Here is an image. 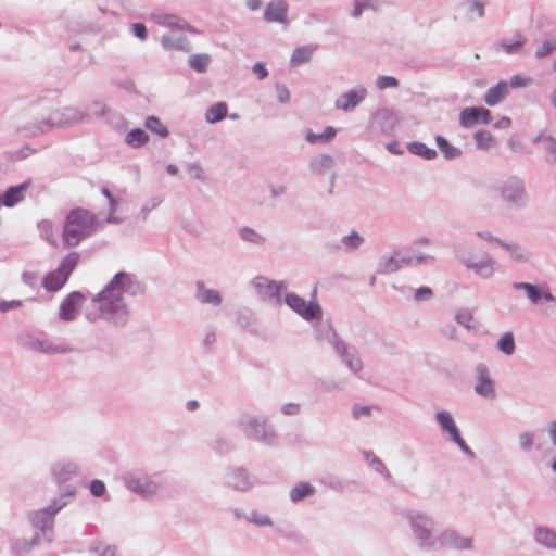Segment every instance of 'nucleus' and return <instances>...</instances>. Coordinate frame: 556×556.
Here are the masks:
<instances>
[{"label": "nucleus", "mask_w": 556, "mask_h": 556, "mask_svg": "<svg viewBox=\"0 0 556 556\" xmlns=\"http://www.w3.org/2000/svg\"><path fill=\"white\" fill-rule=\"evenodd\" d=\"M144 285L136 275L118 271L105 287L92 296L96 311H86L85 317L90 323L104 320L117 328L125 327L130 318V309L124 294L138 296L144 293Z\"/></svg>", "instance_id": "f257e3e1"}, {"label": "nucleus", "mask_w": 556, "mask_h": 556, "mask_svg": "<svg viewBox=\"0 0 556 556\" xmlns=\"http://www.w3.org/2000/svg\"><path fill=\"white\" fill-rule=\"evenodd\" d=\"M402 516L414 545L422 552L435 553L441 530L439 519L432 513L414 508L405 509Z\"/></svg>", "instance_id": "f03ea898"}, {"label": "nucleus", "mask_w": 556, "mask_h": 556, "mask_svg": "<svg viewBox=\"0 0 556 556\" xmlns=\"http://www.w3.org/2000/svg\"><path fill=\"white\" fill-rule=\"evenodd\" d=\"M455 257L467 269L472 271L477 277L488 280L500 271L501 266L490 253L482 252L480 255L476 253V248L470 241H462L453 248Z\"/></svg>", "instance_id": "7ed1b4c3"}, {"label": "nucleus", "mask_w": 556, "mask_h": 556, "mask_svg": "<svg viewBox=\"0 0 556 556\" xmlns=\"http://www.w3.org/2000/svg\"><path fill=\"white\" fill-rule=\"evenodd\" d=\"M86 114L77 108L65 106L53 111L47 118L27 123L17 131L24 137H38L54 128H64L81 122Z\"/></svg>", "instance_id": "20e7f679"}, {"label": "nucleus", "mask_w": 556, "mask_h": 556, "mask_svg": "<svg viewBox=\"0 0 556 556\" xmlns=\"http://www.w3.org/2000/svg\"><path fill=\"white\" fill-rule=\"evenodd\" d=\"M124 486L143 500L156 496L165 486L166 479L160 472H150L142 468H132L121 475Z\"/></svg>", "instance_id": "39448f33"}, {"label": "nucleus", "mask_w": 556, "mask_h": 556, "mask_svg": "<svg viewBox=\"0 0 556 556\" xmlns=\"http://www.w3.org/2000/svg\"><path fill=\"white\" fill-rule=\"evenodd\" d=\"M98 226L97 216L88 210L77 207L66 215L62 240L66 248L79 244L81 240L91 236Z\"/></svg>", "instance_id": "423d86ee"}, {"label": "nucleus", "mask_w": 556, "mask_h": 556, "mask_svg": "<svg viewBox=\"0 0 556 556\" xmlns=\"http://www.w3.org/2000/svg\"><path fill=\"white\" fill-rule=\"evenodd\" d=\"M75 492L76 489L74 486L66 485L60 497L53 498L48 506L29 514L30 523L40 531V534L47 536L48 542L52 541L51 533L55 515L67 505L65 497L74 496Z\"/></svg>", "instance_id": "0eeeda50"}, {"label": "nucleus", "mask_w": 556, "mask_h": 556, "mask_svg": "<svg viewBox=\"0 0 556 556\" xmlns=\"http://www.w3.org/2000/svg\"><path fill=\"white\" fill-rule=\"evenodd\" d=\"M18 344L31 352L45 355L67 354L74 352V348L64 342H55L45 334L24 332L18 336Z\"/></svg>", "instance_id": "6e6552de"}, {"label": "nucleus", "mask_w": 556, "mask_h": 556, "mask_svg": "<svg viewBox=\"0 0 556 556\" xmlns=\"http://www.w3.org/2000/svg\"><path fill=\"white\" fill-rule=\"evenodd\" d=\"M496 190L501 201L510 207H525L529 201L525 180L519 176L505 177L498 182Z\"/></svg>", "instance_id": "1a4fd4ad"}, {"label": "nucleus", "mask_w": 556, "mask_h": 556, "mask_svg": "<svg viewBox=\"0 0 556 556\" xmlns=\"http://www.w3.org/2000/svg\"><path fill=\"white\" fill-rule=\"evenodd\" d=\"M78 252H70L59 264V266L42 278V287L48 292L60 291L67 282L70 276L79 262Z\"/></svg>", "instance_id": "9d476101"}, {"label": "nucleus", "mask_w": 556, "mask_h": 556, "mask_svg": "<svg viewBox=\"0 0 556 556\" xmlns=\"http://www.w3.org/2000/svg\"><path fill=\"white\" fill-rule=\"evenodd\" d=\"M435 422L447 439L455 443L469 458H475V452L468 446L462 438L459 429L455 422L453 415L445 409L439 410L434 415Z\"/></svg>", "instance_id": "9b49d317"}, {"label": "nucleus", "mask_w": 556, "mask_h": 556, "mask_svg": "<svg viewBox=\"0 0 556 556\" xmlns=\"http://www.w3.org/2000/svg\"><path fill=\"white\" fill-rule=\"evenodd\" d=\"M245 437L265 445H276L277 434L263 416H250L245 422Z\"/></svg>", "instance_id": "f8f14e48"}, {"label": "nucleus", "mask_w": 556, "mask_h": 556, "mask_svg": "<svg viewBox=\"0 0 556 556\" xmlns=\"http://www.w3.org/2000/svg\"><path fill=\"white\" fill-rule=\"evenodd\" d=\"M283 301L295 314L306 321L319 320L323 317V309L316 301H306L292 292L285 293Z\"/></svg>", "instance_id": "ddd939ff"}, {"label": "nucleus", "mask_w": 556, "mask_h": 556, "mask_svg": "<svg viewBox=\"0 0 556 556\" xmlns=\"http://www.w3.org/2000/svg\"><path fill=\"white\" fill-rule=\"evenodd\" d=\"M445 548L454 551H470L473 548V540L470 536L462 534L454 528L441 527L435 552H440Z\"/></svg>", "instance_id": "4468645a"}, {"label": "nucleus", "mask_w": 556, "mask_h": 556, "mask_svg": "<svg viewBox=\"0 0 556 556\" xmlns=\"http://www.w3.org/2000/svg\"><path fill=\"white\" fill-rule=\"evenodd\" d=\"M86 302V296L80 291H72L60 303L58 317L65 323L77 319Z\"/></svg>", "instance_id": "2eb2a0df"}, {"label": "nucleus", "mask_w": 556, "mask_h": 556, "mask_svg": "<svg viewBox=\"0 0 556 556\" xmlns=\"http://www.w3.org/2000/svg\"><path fill=\"white\" fill-rule=\"evenodd\" d=\"M511 288L525 292L526 298L532 305H539L542 302L554 303L556 298L549 291L547 286L534 285L530 282H514Z\"/></svg>", "instance_id": "dca6fc26"}, {"label": "nucleus", "mask_w": 556, "mask_h": 556, "mask_svg": "<svg viewBox=\"0 0 556 556\" xmlns=\"http://www.w3.org/2000/svg\"><path fill=\"white\" fill-rule=\"evenodd\" d=\"M400 121L399 114L390 109L377 110L371 116L370 129L381 135H390Z\"/></svg>", "instance_id": "f3484780"}, {"label": "nucleus", "mask_w": 556, "mask_h": 556, "mask_svg": "<svg viewBox=\"0 0 556 556\" xmlns=\"http://www.w3.org/2000/svg\"><path fill=\"white\" fill-rule=\"evenodd\" d=\"M251 285L263 299L274 304L281 303V291L286 289L285 282H275L264 277H256Z\"/></svg>", "instance_id": "a211bd4d"}, {"label": "nucleus", "mask_w": 556, "mask_h": 556, "mask_svg": "<svg viewBox=\"0 0 556 556\" xmlns=\"http://www.w3.org/2000/svg\"><path fill=\"white\" fill-rule=\"evenodd\" d=\"M473 390L477 395L483 399L494 400L496 397L495 382L484 364H478L476 367Z\"/></svg>", "instance_id": "6ab92c4d"}, {"label": "nucleus", "mask_w": 556, "mask_h": 556, "mask_svg": "<svg viewBox=\"0 0 556 556\" xmlns=\"http://www.w3.org/2000/svg\"><path fill=\"white\" fill-rule=\"evenodd\" d=\"M336 354L340 357L345 367L354 375L359 376L364 369V364L358 350L344 341L337 343Z\"/></svg>", "instance_id": "aec40b11"}, {"label": "nucleus", "mask_w": 556, "mask_h": 556, "mask_svg": "<svg viewBox=\"0 0 556 556\" xmlns=\"http://www.w3.org/2000/svg\"><path fill=\"white\" fill-rule=\"evenodd\" d=\"M413 257L401 252L394 251L390 255L380 257L377 264V273L380 275H388L397 271L404 266L410 265Z\"/></svg>", "instance_id": "412c9836"}, {"label": "nucleus", "mask_w": 556, "mask_h": 556, "mask_svg": "<svg viewBox=\"0 0 556 556\" xmlns=\"http://www.w3.org/2000/svg\"><path fill=\"white\" fill-rule=\"evenodd\" d=\"M367 93V89L363 86L350 89L336 99L334 108L343 112H352L366 99Z\"/></svg>", "instance_id": "4be33fe9"}, {"label": "nucleus", "mask_w": 556, "mask_h": 556, "mask_svg": "<svg viewBox=\"0 0 556 556\" xmlns=\"http://www.w3.org/2000/svg\"><path fill=\"white\" fill-rule=\"evenodd\" d=\"M194 299L205 306L218 307L223 303V295L219 290L210 288L203 280L194 283Z\"/></svg>", "instance_id": "5701e85b"}, {"label": "nucleus", "mask_w": 556, "mask_h": 556, "mask_svg": "<svg viewBox=\"0 0 556 556\" xmlns=\"http://www.w3.org/2000/svg\"><path fill=\"white\" fill-rule=\"evenodd\" d=\"M491 122V112L482 106H469L462 110L459 114V124L464 128H470L475 125L489 124Z\"/></svg>", "instance_id": "b1692460"}, {"label": "nucleus", "mask_w": 556, "mask_h": 556, "mask_svg": "<svg viewBox=\"0 0 556 556\" xmlns=\"http://www.w3.org/2000/svg\"><path fill=\"white\" fill-rule=\"evenodd\" d=\"M80 475V468L73 460H59L51 466V476L55 483L63 484Z\"/></svg>", "instance_id": "393cba45"}, {"label": "nucleus", "mask_w": 556, "mask_h": 556, "mask_svg": "<svg viewBox=\"0 0 556 556\" xmlns=\"http://www.w3.org/2000/svg\"><path fill=\"white\" fill-rule=\"evenodd\" d=\"M536 546L548 552H556V529L547 525H538L532 530Z\"/></svg>", "instance_id": "a878e982"}, {"label": "nucleus", "mask_w": 556, "mask_h": 556, "mask_svg": "<svg viewBox=\"0 0 556 556\" xmlns=\"http://www.w3.org/2000/svg\"><path fill=\"white\" fill-rule=\"evenodd\" d=\"M288 3L285 0L270 1L265 11L264 20L269 23H281L287 25Z\"/></svg>", "instance_id": "bb28decb"}, {"label": "nucleus", "mask_w": 556, "mask_h": 556, "mask_svg": "<svg viewBox=\"0 0 556 556\" xmlns=\"http://www.w3.org/2000/svg\"><path fill=\"white\" fill-rule=\"evenodd\" d=\"M30 180L24 181L16 186L9 187L1 195H0V205H4L7 207H12L25 198V193L30 187Z\"/></svg>", "instance_id": "cd10ccee"}, {"label": "nucleus", "mask_w": 556, "mask_h": 556, "mask_svg": "<svg viewBox=\"0 0 556 556\" xmlns=\"http://www.w3.org/2000/svg\"><path fill=\"white\" fill-rule=\"evenodd\" d=\"M509 94V85L505 80L498 81L495 86L488 89L484 94V102L489 106H495L504 101Z\"/></svg>", "instance_id": "c85d7f7f"}, {"label": "nucleus", "mask_w": 556, "mask_h": 556, "mask_svg": "<svg viewBox=\"0 0 556 556\" xmlns=\"http://www.w3.org/2000/svg\"><path fill=\"white\" fill-rule=\"evenodd\" d=\"M161 45L164 50L170 51H190L191 46L189 40L184 35H176L174 33H168L162 36Z\"/></svg>", "instance_id": "c756f323"}, {"label": "nucleus", "mask_w": 556, "mask_h": 556, "mask_svg": "<svg viewBox=\"0 0 556 556\" xmlns=\"http://www.w3.org/2000/svg\"><path fill=\"white\" fill-rule=\"evenodd\" d=\"M153 21L160 26L178 29V30L193 31L192 27L188 24L187 21H185L184 18H181L175 14H165V13L154 14Z\"/></svg>", "instance_id": "7c9ffc66"}, {"label": "nucleus", "mask_w": 556, "mask_h": 556, "mask_svg": "<svg viewBox=\"0 0 556 556\" xmlns=\"http://www.w3.org/2000/svg\"><path fill=\"white\" fill-rule=\"evenodd\" d=\"M315 326L316 339L320 342L329 343L333 350L337 348V343H341L342 340L338 337L337 332L328 321L317 320Z\"/></svg>", "instance_id": "2f4dec72"}, {"label": "nucleus", "mask_w": 556, "mask_h": 556, "mask_svg": "<svg viewBox=\"0 0 556 556\" xmlns=\"http://www.w3.org/2000/svg\"><path fill=\"white\" fill-rule=\"evenodd\" d=\"M500 248L505 250L514 262L527 263L531 258V252L519 243L503 240L500 242Z\"/></svg>", "instance_id": "473e14b6"}, {"label": "nucleus", "mask_w": 556, "mask_h": 556, "mask_svg": "<svg viewBox=\"0 0 556 556\" xmlns=\"http://www.w3.org/2000/svg\"><path fill=\"white\" fill-rule=\"evenodd\" d=\"M334 161L330 154L314 155L308 163V168L312 174L321 176L330 172L333 167Z\"/></svg>", "instance_id": "72a5a7b5"}, {"label": "nucleus", "mask_w": 556, "mask_h": 556, "mask_svg": "<svg viewBox=\"0 0 556 556\" xmlns=\"http://www.w3.org/2000/svg\"><path fill=\"white\" fill-rule=\"evenodd\" d=\"M238 440L227 433H219L211 443L212 450L222 456L229 455L237 447Z\"/></svg>", "instance_id": "f704fd0d"}, {"label": "nucleus", "mask_w": 556, "mask_h": 556, "mask_svg": "<svg viewBox=\"0 0 556 556\" xmlns=\"http://www.w3.org/2000/svg\"><path fill=\"white\" fill-rule=\"evenodd\" d=\"M535 144H541L545 160L549 164L556 163V138L551 135L540 134L532 139Z\"/></svg>", "instance_id": "c9c22d12"}, {"label": "nucleus", "mask_w": 556, "mask_h": 556, "mask_svg": "<svg viewBox=\"0 0 556 556\" xmlns=\"http://www.w3.org/2000/svg\"><path fill=\"white\" fill-rule=\"evenodd\" d=\"M527 42V38L521 34H516L514 38L509 40H501L495 43L497 51L502 50L506 54L515 55L520 54L523 51V47Z\"/></svg>", "instance_id": "e433bc0d"}, {"label": "nucleus", "mask_w": 556, "mask_h": 556, "mask_svg": "<svg viewBox=\"0 0 556 556\" xmlns=\"http://www.w3.org/2000/svg\"><path fill=\"white\" fill-rule=\"evenodd\" d=\"M41 541V534L35 533L31 538H18L13 541L11 549L15 555H25Z\"/></svg>", "instance_id": "4c0bfd02"}, {"label": "nucleus", "mask_w": 556, "mask_h": 556, "mask_svg": "<svg viewBox=\"0 0 556 556\" xmlns=\"http://www.w3.org/2000/svg\"><path fill=\"white\" fill-rule=\"evenodd\" d=\"M223 483L226 488L241 491L242 485H243V469H242V467H240V466L229 467L224 473Z\"/></svg>", "instance_id": "58836bf2"}, {"label": "nucleus", "mask_w": 556, "mask_h": 556, "mask_svg": "<svg viewBox=\"0 0 556 556\" xmlns=\"http://www.w3.org/2000/svg\"><path fill=\"white\" fill-rule=\"evenodd\" d=\"M336 134L337 130L332 126L326 127L324 131L320 134H316L313 130L308 129L305 132V140L311 144L327 143L334 138Z\"/></svg>", "instance_id": "ea45409f"}, {"label": "nucleus", "mask_w": 556, "mask_h": 556, "mask_svg": "<svg viewBox=\"0 0 556 556\" xmlns=\"http://www.w3.org/2000/svg\"><path fill=\"white\" fill-rule=\"evenodd\" d=\"M363 456L372 470L380 473L386 479L391 478V473L388 470L387 466L378 456L375 455L374 452L365 451L363 452Z\"/></svg>", "instance_id": "a19ab883"}, {"label": "nucleus", "mask_w": 556, "mask_h": 556, "mask_svg": "<svg viewBox=\"0 0 556 556\" xmlns=\"http://www.w3.org/2000/svg\"><path fill=\"white\" fill-rule=\"evenodd\" d=\"M315 493V486L308 482H299L289 492L291 502L298 503Z\"/></svg>", "instance_id": "79ce46f5"}, {"label": "nucleus", "mask_w": 556, "mask_h": 556, "mask_svg": "<svg viewBox=\"0 0 556 556\" xmlns=\"http://www.w3.org/2000/svg\"><path fill=\"white\" fill-rule=\"evenodd\" d=\"M435 142L446 160H455L462 155V150L451 144L444 137L440 135L435 136Z\"/></svg>", "instance_id": "37998d69"}, {"label": "nucleus", "mask_w": 556, "mask_h": 556, "mask_svg": "<svg viewBox=\"0 0 556 556\" xmlns=\"http://www.w3.org/2000/svg\"><path fill=\"white\" fill-rule=\"evenodd\" d=\"M227 111L228 108L225 102L215 103L206 110L205 119L210 124L218 123L227 116Z\"/></svg>", "instance_id": "c03bdc74"}, {"label": "nucleus", "mask_w": 556, "mask_h": 556, "mask_svg": "<svg viewBox=\"0 0 556 556\" xmlns=\"http://www.w3.org/2000/svg\"><path fill=\"white\" fill-rule=\"evenodd\" d=\"M149 140L148 134L141 128H135L127 132L125 142L135 149L141 148Z\"/></svg>", "instance_id": "a18cd8bd"}, {"label": "nucleus", "mask_w": 556, "mask_h": 556, "mask_svg": "<svg viewBox=\"0 0 556 556\" xmlns=\"http://www.w3.org/2000/svg\"><path fill=\"white\" fill-rule=\"evenodd\" d=\"M315 50H316L315 46L298 47L296 49H294L290 61L293 65H300V64L306 63L312 59Z\"/></svg>", "instance_id": "49530a36"}, {"label": "nucleus", "mask_w": 556, "mask_h": 556, "mask_svg": "<svg viewBox=\"0 0 556 556\" xmlns=\"http://www.w3.org/2000/svg\"><path fill=\"white\" fill-rule=\"evenodd\" d=\"M364 242L365 238L356 230H352L341 238L342 247L346 251H355L359 249Z\"/></svg>", "instance_id": "de8ad7c7"}, {"label": "nucleus", "mask_w": 556, "mask_h": 556, "mask_svg": "<svg viewBox=\"0 0 556 556\" xmlns=\"http://www.w3.org/2000/svg\"><path fill=\"white\" fill-rule=\"evenodd\" d=\"M406 148L412 154L421 156L425 160H433L437 157V151L434 149L427 147L422 142H409L407 143Z\"/></svg>", "instance_id": "09e8293b"}, {"label": "nucleus", "mask_w": 556, "mask_h": 556, "mask_svg": "<svg viewBox=\"0 0 556 556\" xmlns=\"http://www.w3.org/2000/svg\"><path fill=\"white\" fill-rule=\"evenodd\" d=\"M210 62L211 58L205 53L192 54L189 58V66L198 73L206 72Z\"/></svg>", "instance_id": "8fccbe9b"}, {"label": "nucleus", "mask_w": 556, "mask_h": 556, "mask_svg": "<svg viewBox=\"0 0 556 556\" xmlns=\"http://www.w3.org/2000/svg\"><path fill=\"white\" fill-rule=\"evenodd\" d=\"M144 126L152 132L159 135L162 138H166L169 134L166 126H164L160 118L156 116H148L144 122Z\"/></svg>", "instance_id": "3c124183"}, {"label": "nucleus", "mask_w": 556, "mask_h": 556, "mask_svg": "<svg viewBox=\"0 0 556 556\" xmlns=\"http://www.w3.org/2000/svg\"><path fill=\"white\" fill-rule=\"evenodd\" d=\"M536 435L533 431H521L518 433V445L521 452L529 453L534 446Z\"/></svg>", "instance_id": "603ef678"}, {"label": "nucleus", "mask_w": 556, "mask_h": 556, "mask_svg": "<svg viewBox=\"0 0 556 556\" xmlns=\"http://www.w3.org/2000/svg\"><path fill=\"white\" fill-rule=\"evenodd\" d=\"M497 349L503 352L505 355H513L515 353V340L511 332H505L496 344Z\"/></svg>", "instance_id": "864d4df0"}, {"label": "nucleus", "mask_w": 556, "mask_h": 556, "mask_svg": "<svg viewBox=\"0 0 556 556\" xmlns=\"http://www.w3.org/2000/svg\"><path fill=\"white\" fill-rule=\"evenodd\" d=\"M163 202V197L154 195L150 198L140 208L137 218L146 222L150 212L156 208Z\"/></svg>", "instance_id": "5fc2aeb1"}, {"label": "nucleus", "mask_w": 556, "mask_h": 556, "mask_svg": "<svg viewBox=\"0 0 556 556\" xmlns=\"http://www.w3.org/2000/svg\"><path fill=\"white\" fill-rule=\"evenodd\" d=\"M374 0H354L353 11L351 15L354 18H358L365 11L375 10Z\"/></svg>", "instance_id": "6e6d98bb"}, {"label": "nucleus", "mask_w": 556, "mask_h": 556, "mask_svg": "<svg viewBox=\"0 0 556 556\" xmlns=\"http://www.w3.org/2000/svg\"><path fill=\"white\" fill-rule=\"evenodd\" d=\"M476 146L480 150H488L491 148V143L493 141V138L491 134L486 130H479L473 136Z\"/></svg>", "instance_id": "4d7b16f0"}, {"label": "nucleus", "mask_w": 556, "mask_h": 556, "mask_svg": "<svg viewBox=\"0 0 556 556\" xmlns=\"http://www.w3.org/2000/svg\"><path fill=\"white\" fill-rule=\"evenodd\" d=\"M399 80L393 76L380 75L376 79V88L380 91L391 88H397Z\"/></svg>", "instance_id": "13d9d810"}, {"label": "nucleus", "mask_w": 556, "mask_h": 556, "mask_svg": "<svg viewBox=\"0 0 556 556\" xmlns=\"http://www.w3.org/2000/svg\"><path fill=\"white\" fill-rule=\"evenodd\" d=\"M556 49V39L545 40L535 51V56L539 59L545 58Z\"/></svg>", "instance_id": "bf43d9fd"}, {"label": "nucleus", "mask_w": 556, "mask_h": 556, "mask_svg": "<svg viewBox=\"0 0 556 556\" xmlns=\"http://www.w3.org/2000/svg\"><path fill=\"white\" fill-rule=\"evenodd\" d=\"M484 2L481 0H470L466 3V10L469 14H476L477 17L484 16Z\"/></svg>", "instance_id": "052dcab7"}, {"label": "nucleus", "mask_w": 556, "mask_h": 556, "mask_svg": "<svg viewBox=\"0 0 556 556\" xmlns=\"http://www.w3.org/2000/svg\"><path fill=\"white\" fill-rule=\"evenodd\" d=\"M109 211H110V214L106 218V222L110 223V224H119L123 222V219L121 217H117L114 215V213L116 212L117 210V206H118V203H119V199L115 198V197H112L109 201Z\"/></svg>", "instance_id": "680f3d73"}, {"label": "nucleus", "mask_w": 556, "mask_h": 556, "mask_svg": "<svg viewBox=\"0 0 556 556\" xmlns=\"http://www.w3.org/2000/svg\"><path fill=\"white\" fill-rule=\"evenodd\" d=\"M316 389L321 392L330 393L340 390V386L333 380L321 379L316 383Z\"/></svg>", "instance_id": "e2e57ef3"}, {"label": "nucleus", "mask_w": 556, "mask_h": 556, "mask_svg": "<svg viewBox=\"0 0 556 556\" xmlns=\"http://www.w3.org/2000/svg\"><path fill=\"white\" fill-rule=\"evenodd\" d=\"M245 242L260 247L264 244L265 238L255 230L245 227Z\"/></svg>", "instance_id": "0e129e2a"}, {"label": "nucleus", "mask_w": 556, "mask_h": 556, "mask_svg": "<svg viewBox=\"0 0 556 556\" xmlns=\"http://www.w3.org/2000/svg\"><path fill=\"white\" fill-rule=\"evenodd\" d=\"M249 521L255 523L258 527H268L271 525L270 518L267 515L256 511L251 513Z\"/></svg>", "instance_id": "69168bd1"}, {"label": "nucleus", "mask_w": 556, "mask_h": 556, "mask_svg": "<svg viewBox=\"0 0 556 556\" xmlns=\"http://www.w3.org/2000/svg\"><path fill=\"white\" fill-rule=\"evenodd\" d=\"M90 493L96 497H101L105 494L106 488L103 481L94 479L89 485Z\"/></svg>", "instance_id": "338daca9"}, {"label": "nucleus", "mask_w": 556, "mask_h": 556, "mask_svg": "<svg viewBox=\"0 0 556 556\" xmlns=\"http://www.w3.org/2000/svg\"><path fill=\"white\" fill-rule=\"evenodd\" d=\"M455 318L459 325H462L468 329L471 327V321L473 319L472 314L468 309L459 311L456 314Z\"/></svg>", "instance_id": "774afa93"}]
</instances>
